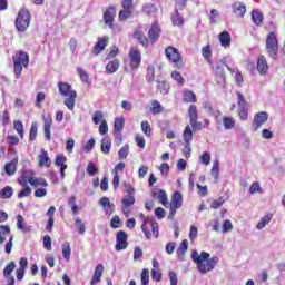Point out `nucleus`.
<instances>
[{"label": "nucleus", "instance_id": "obj_56", "mask_svg": "<svg viewBox=\"0 0 285 285\" xmlns=\"http://www.w3.org/2000/svg\"><path fill=\"white\" fill-rule=\"evenodd\" d=\"M77 72H78V75H79L81 81H83V83H88V81H89V79H90L89 76H88V72H86V71L83 70V68H81V67H78V68H77Z\"/></svg>", "mask_w": 285, "mask_h": 285}, {"label": "nucleus", "instance_id": "obj_47", "mask_svg": "<svg viewBox=\"0 0 285 285\" xmlns=\"http://www.w3.org/2000/svg\"><path fill=\"white\" fill-rule=\"evenodd\" d=\"M141 285H148L150 282V272L148 268H144L140 275Z\"/></svg>", "mask_w": 285, "mask_h": 285}, {"label": "nucleus", "instance_id": "obj_48", "mask_svg": "<svg viewBox=\"0 0 285 285\" xmlns=\"http://www.w3.org/2000/svg\"><path fill=\"white\" fill-rule=\"evenodd\" d=\"M132 11L130 9H124L119 12V21H127V19H131Z\"/></svg>", "mask_w": 285, "mask_h": 285}, {"label": "nucleus", "instance_id": "obj_26", "mask_svg": "<svg viewBox=\"0 0 285 285\" xmlns=\"http://www.w3.org/2000/svg\"><path fill=\"white\" fill-rule=\"evenodd\" d=\"M252 20L255 26H264V14L259 10L252 11Z\"/></svg>", "mask_w": 285, "mask_h": 285}, {"label": "nucleus", "instance_id": "obj_53", "mask_svg": "<svg viewBox=\"0 0 285 285\" xmlns=\"http://www.w3.org/2000/svg\"><path fill=\"white\" fill-rule=\"evenodd\" d=\"M13 128L14 130H17L19 137L23 138V122H21L20 120H14Z\"/></svg>", "mask_w": 285, "mask_h": 285}, {"label": "nucleus", "instance_id": "obj_17", "mask_svg": "<svg viewBox=\"0 0 285 285\" xmlns=\"http://www.w3.org/2000/svg\"><path fill=\"white\" fill-rule=\"evenodd\" d=\"M101 275H104V265L98 264L91 277L90 285L99 284V282H101Z\"/></svg>", "mask_w": 285, "mask_h": 285}, {"label": "nucleus", "instance_id": "obj_18", "mask_svg": "<svg viewBox=\"0 0 285 285\" xmlns=\"http://www.w3.org/2000/svg\"><path fill=\"white\" fill-rule=\"evenodd\" d=\"M257 70L259 75H266L268 72V61H266V57L264 56L258 57Z\"/></svg>", "mask_w": 285, "mask_h": 285}, {"label": "nucleus", "instance_id": "obj_27", "mask_svg": "<svg viewBox=\"0 0 285 285\" xmlns=\"http://www.w3.org/2000/svg\"><path fill=\"white\" fill-rule=\"evenodd\" d=\"M118 70H119L118 59H114L109 61V63L106 66V71L108 72V75H115V72H117Z\"/></svg>", "mask_w": 285, "mask_h": 285}, {"label": "nucleus", "instance_id": "obj_60", "mask_svg": "<svg viewBox=\"0 0 285 285\" xmlns=\"http://www.w3.org/2000/svg\"><path fill=\"white\" fill-rule=\"evenodd\" d=\"M97 173H99V169H97V167L95 166V164L89 163V164L87 165V174H88L90 177H95V175H97Z\"/></svg>", "mask_w": 285, "mask_h": 285}, {"label": "nucleus", "instance_id": "obj_34", "mask_svg": "<svg viewBox=\"0 0 285 285\" xmlns=\"http://www.w3.org/2000/svg\"><path fill=\"white\" fill-rule=\"evenodd\" d=\"M173 26H184V16L179 13L178 10L171 14Z\"/></svg>", "mask_w": 285, "mask_h": 285}, {"label": "nucleus", "instance_id": "obj_2", "mask_svg": "<svg viewBox=\"0 0 285 285\" xmlns=\"http://www.w3.org/2000/svg\"><path fill=\"white\" fill-rule=\"evenodd\" d=\"M58 90L62 97H67L65 99V106H67V108L69 110H75V101L77 99V91H75V89H72V86H70L67 82L60 81V82H58Z\"/></svg>", "mask_w": 285, "mask_h": 285}, {"label": "nucleus", "instance_id": "obj_25", "mask_svg": "<svg viewBox=\"0 0 285 285\" xmlns=\"http://www.w3.org/2000/svg\"><path fill=\"white\" fill-rule=\"evenodd\" d=\"M233 12H235L236 17H244V14H246V4L242 2H235L233 4Z\"/></svg>", "mask_w": 285, "mask_h": 285}, {"label": "nucleus", "instance_id": "obj_30", "mask_svg": "<svg viewBox=\"0 0 285 285\" xmlns=\"http://www.w3.org/2000/svg\"><path fill=\"white\" fill-rule=\"evenodd\" d=\"M141 219H144V223L141 225V230L146 237V239H150V237H153V234L148 230V227L146 226V224H150V218H146V216L144 214H140Z\"/></svg>", "mask_w": 285, "mask_h": 285}, {"label": "nucleus", "instance_id": "obj_32", "mask_svg": "<svg viewBox=\"0 0 285 285\" xmlns=\"http://www.w3.org/2000/svg\"><path fill=\"white\" fill-rule=\"evenodd\" d=\"M271 219H273V214H267L261 218V222L257 223V230H262L267 224H271Z\"/></svg>", "mask_w": 285, "mask_h": 285}, {"label": "nucleus", "instance_id": "obj_14", "mask_svg": "<svg viewBox=\"0 0 285 285\" xmlns=\"http://www.w3.org/2000/svg\"><path fill=\"white\" fill-rule=\"evenodd\" d=\"M106 46H108V37L98 38L97 43L92 49V53L97 57V55H101L104 50H106Z\"/></svg>", "mask_w": 285, "mask_h": 285}, {"label": "nucleus", "instance_id": "obj_61", "mask_svg": "<svg viewBox=\"0 0 285 285\" xmlns=\"http://www.w3.org/2000/svg\"><path fill=\"white\" fill-rule=\"evenodd\" d=\"M238 115L243 121H246L248 119V107L238 108Z\"/></svg>", "mask_w": 285, "mask_h": 285}, {"label": "nucleus", "instance_id": "obj_55", "mask_svg": "<svg viewBox=\"0 0 285 285\" xmlns=\"http://www.w3.org/2000/svg\"><path fill=\"white\" fill-rule=\"evenodd\" d=\"M210 175L214 179H217L219 177V160H215L210 170Z\"/></svg>", "mask_w": 285, "mask_h": 285}, {"label": "nucleus", "instance_id": "obj_4", "mask_svg": "<svg viewBox=\"0 0 285 285\" xmlns=\"http://www.w3.org/2000/svg\"><path fill=\"white\" fill-rule=\"evenodd\" d=\"M30 11L26 9H21L18 13V17L16 19V28L18 32H26L28 28H30Z\"/></svg>", "mask_w": 285, "mask_h": 285}, {"label": "nucleus", "instance_id": "obj_31", "mask_svg": "<svg viewBox=\"0 0 285 285\" xmlns=\"http://www.w3.org/2000/svg\"><path fill=\"white\" fill-rule=\"evenodd\" d=\"M30 186H35V187H38V186H43L45 188H48V181L43 178H35V177H31L28 179Z\"/></svg>", "mask_w": 285, "mask_h": 285}, {"label": "nucleus", "instance_id": "obj_16", "mask_svg": "<svg viewBox=\"0 0 285 285\" xmlns=\"http://www.w3.org/2000/svg\"><path fill=\"white\" fill-rule=\"evenodd\" d=\"M39 159V166L41 168H50V165L52 164V160H50V157H48V151L46 149L41 150V154L38 156Z\"/></svg>", "mask_w": 285, "mask_h": 285}, {"label": "nucleus", "instance_id": "obj_58", "mask_svg": "<svg viewBox=\"0 0 285 285\" xmlns=\"http://www.w3.org/2000/svg\"><path fill=\"white\" fill-rule=\"evenodd\" d=\"M141 130L142 132L147 136L150 137L153 129L150 128V122L148 121H142L141 122Z\"/></svg>", "mask_w": 285, "mask_h": 285}, {"label": "nucleus", "instance_id": "obj_43", "mask_svg": "<svg viewBox=\"0 0 285 285\" xmlns=\"http://www.w3.org/2000/svg\"><path fill=\"white\" fill-rule=\"evenodd\" d=\"M75 226H76L77 232L79 233V235H85L86 234V225L83 224V222L80 218L75 219Z\"/></svg>", "mask_w": 285, "mask_h": 285}, {"label": "nucleus", "instance_id": "obj_50", "mask_svg": "<svg viewBox=\"0 0 285 285\" xmlns=\"http://www.w3.org/2000/svg\"><path fill=\"white\" fill-rule=\"evenodd\" d=\"M236 95L238 99V108H248V101H246L244 94L238 91Z\"/></svg>", "mask_w": 285, "mask_h": 285}, {"label": "nucleus", "instance_id": "obj_44", "mask_svg": "<svg viewBox=\"0 0 285 285\" xmlns=\"http://www.w3.org/2000/svg\"><path fill=\"white\" fill-rule=\"evenodd\" d=\"M72 253V249L70 248V243H65L62 245V255L67 262H70V255Z\"/></svg>", "mask_w": 285, "mask_h": 285}, {"label": "nucleus", "instance_id": "obj_20", "mask_svg": "<svg viewBox=\"0 0 285 285\" xmlns=\"http://www.w3.org/2000/svg\"><path fill=\"white\" fill-rule=\"evenodd\" d=\"M17 164H19V158H13L10 163L4 165V173L9 176L14 175L17 173Z\"/></svg>", "mask_w": 285, "mask_h": 285}, {"label": "nucleus", "instance_id": "obj_52", "mask_svg": "<svg viewBox=\"0 0 285 285\" xmlns=\"http://www.w3.org/2000/svg\"><path fill=\"white\" fill-rule=\"evenodd\" d=\"M171 79H174V81H177V83H179V86H184V83H186V79L183 78V76L179 71H174L171 73Z\"/></svg>", "mask_w": 285, "mask_h": 285}, {"label": "nucleus", "instance_id": "obj_49", "mask_svg": "<svg viewBox=\"0 0 285 285\" xmlns=\"http://www.w3.org/2000/svg\"><path fill=\"white\" fill-rule=\"evenodd\" d=\"M187 250H188V240L184 239L177 249L179 257H184V255H186Z\"/></svg>", "mask_w": 285, "mask_h": 285}, {"label": "nucleus", "instance_id": "obj_36", "mask_svg": "<svg viewBox=\"0 0 285 285\" xmlns=\"http://www.w3.org/2000/svg\"><path fill=\"white\" fill-rule=\"evenodd\" d=\"M126 119L124 117H118L114 122V132H121L124 130V124Z\"/></svg>", "mask_w": 285, "mask_h": 285}, {"label": "nucleus", "instance_id": "obj_28", "mask_svg": "<svg viewBox=\"0 0 285 285\" xmlns=\"http://www.w3.org/2000/svg\"><path fill=\"white\" fill-rule=\"evenodd\" d=\"M219 41H220V46H223V48H228V46H230V33L228 31L220 32Z\"/></svg>", "mask_w": 285, "mask_h": 285}, {"label": "nucleus", "instance_id": "obj_5", "mask_svg": "<svg viewBox=\"0 0 285 285\" xmlns=\"http://www.w3.org/2000/svg\"><path fill=\"white\" fill-rule=\"evenodd\" d=\"M266 50L272 59H277V52H279V46L277 45V35L275 32L268 33L266 38Z\"/></svg>", "mask_w": 285, "mask_h": 285}, {"label": "nucleus", "instance_id": "obj_3", "mask_svg": "<svg viewBox=\"0 0 285 285\" xmlns=\"http://www.w3.org/2000/svg\"><path fill=\"white\" fill-rule=\"evenodd\" d=\"M30 65V56L26 51H19L13 56V67H14V76L16 79L21 77V72H23V68H28Z\"/></svg>", "mask_w": 285, "mask_h": 285}, {"label": "nucleus", "instance_id": "obj_38", "mask_svg": "<svg viewBox=\"0 0 285 285\" xmlns=\"http://www.w3.org/2000/svg\"><path fill=\"white\" fill-rule=\"evenodd\" d=\"M184 101H186V104H195L197 102V96L195 92L187 90L184 94Z\"/></svg>", "mask_w": 285, "mask_h": 285}, {"label": "nucleus", "instance_id": "obj_22", "mask_svg": "<svg viewBox=\"0 0 285 285\" xmlns=\"http://www.w3.org/2000/svg\"><path fill=\"white\" fill-rule=\"evenodd\" d=\"M134 37L141 46H144V48H148V43L150 40L144 35V32H141V30H136L134 32Z\"/></svg>", "mask_w": 285, "mask_h": 285}, {"label": "nucleus", "instance_id": "obj_42", "mask_svg": "<svg viewBox=\"0 0 285 285\" xmlns=\"http://www.w3.org/2000/svg\"><path fill=\"white\" fill-rule=\"evenodd\" d=\"M203 57L208 63H213V60H210V57H213V51L210 50V46H205L202 49Z\"/></svg>", "mask_w": 285, "mask_h": 285}, {"label": "nucleus", "instance_id": "obj_59", "mask_svg": "<svg viewBox=\"0 0 285 285\" xmlns=\"http://www.w3.org/2000/svg\"><path fill=\"white\" fill-rule=\"evenodd\" d=\"M38 126H37V122H33L31 125V128H30V132H29V139L30 141H35V139H37V130H38Z\"/></svg>", "mask_w": 285, "mask_h": 285}, {"label": "nucleus", "instance_id": "obj_63", "mask_svg": "<svg viewBox=\"0 0 285 285\" xmlns=\"http://www.w3.org/2000/svg\"><path fill=\"white\" fill-rule=\"evenodd\" d=\"M225 202H226V198L219 197V199L214 200V202L210 204V208H214V209L220 208V206H223Z\"/></svg>", "mask_w": 285, "mask_h": 285}, {"label": "nucleus", "instance_id": "obj_46", "mask_svg": "<svg viewBox=\"0 0 285 285\" xmlns=\"http://www.w3.org/2000/svg\"><path fill=\"white\" fill-rule=\"evenodd\" d=\"M17 268V264L14 262H10L3 269V276L10 277L12 275V271Z\"/></svg>", "mask_w": 285, "mask_h": 285}, {"label": "nucleus", "instance_id": "obj_35", "mask_svg": "<svg viewBox=\"0 0 285 285\" xmlns=\"http://www.w3.org/2000/svg\"><path fill=\"white\" fill-rule=\"evenodd\" d=\"M68 206L71 207L72 215H79V206L77 205V196H71L68 199Z\"/></svg>", "mask_w": 285, "mask_h": 285}, {"label": "nucleus", "instance_id": "obj_19", "mask_svg": "<svg viewBox=\"0 0 285 285\" xmlns=\"http://www.w3.org/2000/svg\"><path fill=\"white\" fill-rule=\"evenodd\" d=\"M110 148H112V140L108 136H105L101 139L100 150L104 155H110Z\"/></svg>", "mask_w": 285, "mask_h": 285}, {"label": "nucleus", "instance_id": "obj_1", "mask_svg": "<svg viewBox=\"0 0 285 285\" xmlns=\"http://www.w3.org/2000/svg\"><path fill=\"white\" fill-rule=\"evenodd\" d=\"M191 259L195 265H197L198 272L200 275H206V273H210L214 271L217 264H219V257L213 256L210 258V254L207 252H202L200 254L197 249L191 252Z\"/></svg>", "mask_w": 285, "mask_h": 285}, {"label": "nucleus", "instance_id": "obj_15", "mask_svg": "<svg viewBox=\"0 0 285 285\" xmlns=\"http://www.w3.org/2000/svg\"><path fill=\"white\" fill-rule=\"evenodd\" d=\"M151 197H157L158 202H160L163 206H166L168 204V195L164 189L154 188L151 190Z\"/></svg>", "mask_w": 285, "mask_h": 285}, {"label": "nucleus", "instance_id": "obj_39", "mask_svg": "<svg viewBox=\"0 0 285 285\" xmlns=\"http://www.w3.org/2000/svg\"><path fill=\"white\" fill-rule=\"evenodd\" d=\"M146 81L147 83H153L155 81V66L153 65L147 67Z\"/></svg>", "mask_w": 285, "mask_h": 285}, {"label": "nucleus", "instance_id": "obj_12", "mask_svg": "<svg viewBox=\"0 0 285 285\" xmlns=\"http://www.w3.org/2000/svg\"><path fill=\"white\" fill-rule=\"evenodd\" d=\"M160 32L161 28H159V23L154 22L148 31L149 42L155 43L159 39Z\"/></svg>", "mask_w": 285, "mask_h": 285}, {"label": "nucleus", "instance_id": "obj_33", "mask_svg": "<svg viewBox=\"0 0 285 285\" xmlns=\"http://www.w3.org/2000/svg\"><path fill=\"white\" fill-rule=\"evenodd\" d=\"M183 139L185 144H190V141H193V128L189 125L185 127Z\"/></svg>", "mask_w": 285, "mask_h": 285}, {"label": "nucleus", "instance_id": "obj_29", "mask_svg": "<svg viewBox=\"0 0 285 285\" xmlns=\"http://www.w3.org/2000/svg\"><path fill=\"white\" fill-rule=\"evenodd\" d=\"M157 83L160 95H168L170 92V85L166 80H157Z\"/></svg>", "mask_w": 285, "mask_h": 285}, {"label": "nucleus", "instance_id": "obj_41", "mask_svg": "<svg viewBox=\"0 0 285 285\" xmlns=\"http://www.w3.org/2000/svg\"><path fill=\"white\" fill-rule=\"evenodd\" d=\"M223 125L225 130H233V128H235V120L230 117H224Z\"/></svg>", "mask_w": 285, "mask_h": 285}, {"label": "nucleus", "instance_id": "obj_13", "mask_svg": "<svg viewBox=\"0 0 285 285\" xmlns=\"http://www.w3.org/2000/svg\"><path fill=\"white\" fill-rule=\"evenodd\" d=\"M115 14H116V10L115 7H109L105 12H104V21L106 23V26H108L109 28L114 27V21H115Z\"/></svg>", "mask_w": 285, "mask_h": 285}, {"label": "nucleus", "instance_id": "obj_45", "mask_svg": "<svg viewBox=\"0 0 285 285\" xmlns=\"http://www.w3.org/2000/svg\"><path fill=\"white\" fill-rule=\"evenodd\" d=\"M0 244H3V242H6L4 235H10V226L0 225Z\"/></svg>", "mask_w": 285, "mask_h": 285}, {"label": "nucleus", "instance_id": "obj_54", "mask_svg": "<svg viewBox=\"0 0 285 285\" xmlns=\"http://www.w3.org/2000/svg\"><path fill=\"white\" fill-rule=\"evenodd\" d=\"M150 112L153 115H159V112H161V104H159V101H157V100H154L151 102Z\"/></svg>", "mask_w": 285, "mask_h": 285}, {"label": "nucleus", "instance_id": "obj_9", "mask_svg": "<svg viewBox=\"0 0 285 285\" xmlns=\"http://www.w3.org/2000/svg\"><path fill=\"white\" fill-rule=\"evenodd\" d=\"M268 121V112L261 111L254 116V122L252 126L253 132H257L261 126H264Z\"/></svg>", "mask_w": 285, "mask_h": 285}, {"label": "nucleus", "instance_id": "obj_6", "mask_svg": "<svg viewBox=\"0 0 285 285\" xmlns=\"http://www.w3.org/2000/svg\"><path fill=\"white\" fill-rule=\"evenodd\" d=\"M165 55L171 63H175L176 68H184V62L181 61V53L175 47H167L165 49Z\"/></svg>", "mask_w": 285, "mask_h": 285}, {"label": "nucleus", "instance_id": "obj_21", "mask_svg": "<svg viewBox=\"0 0 285 285\" xmlns=\"http://www.w3.org/2000/svg\"><path fill=\"white\" fill-rule=\"evenodd\" d=\"M184 204V196L180 194V191H175L171 196V204L170 206H174L175 208H179Z\"/></svg>", "mask_w": 285, "mask_h": 285}, {"label": "nucleus", "instance_id": "obj_7", "mask_svg": "<svg viewBox=\"0 0 285 285\" xmlns=\"http://www.w3.org/2000/svg\"><path fill=\"white\" fill-rule=\"evenodd\" d=\"M188 115H189V124L193 130H202L204 128V124L197 122V119L199 118V114L197 112V106L190 105L188 109Z\"/></svg>", "mask_w": 285, "mask_h": 285}, {"label": "nucleus", "instance_id": "obj_10", "mask_svg": "<svg viewBox=\"0 0 285 285\" xmlns=\"http://www.w3.org/2000/svg\"><path fill=\"white\" fill-rule=\"evenodd\" d=\"M129 61L131 70H139V67L141 66V52L131 50L129 52Z\"/></svg>", "mask_w": 285, "mask_h": 285}, {"label": "nucleus", "instance_id": "obj_51", "mask_svg": "<svg viewBox=\"0 0 285 285\" xmlns=\"http://www.w3.org/2000/svg\"><path fill=\"white\" fill-rule=\"evenodd\" d=\"M150 226H151V233L154 237H159V224H157V220L155 218H150Z\"/></svg>", "mask_w": 285, "mask_h": 285}, {"label": "nucleus", "instance_id": "obj_23", "mask_svg": "<svg viewBox=\"0 0 285 285\" xmlns=\"http://www.w3.org/2000/svg\"><path fill=\"white\" fill-rule=\"evenodd\" d=\"M17 228L19 230H22V233H30L32 230L31 226L26 225V220L21 215L17 216Z\"/></svg>", "mask_w": 285, "mask_h": 285}, {"label": "nucleus", "instance_id": "obj_57", "mask_svg": "<svg viewBox=\"0 0 285 285\" xmlns=\"http://www.w3.org/2000/svg\"><path fill=\"white\" fill-rule=\"evenodd\" d=\"M142 11L145 12V14H155V12H157V7L153 3H149L142 8Z\"/></svg>", "mask_w": 285, "mask_h": 285}, {"label": "nucleus", "instance_id": "obj_11", "mask_svg": "<svg viewBox=\"0 0 285 285\" xmlns=\"http://www.w3.org/2000/svg\"><path fill=\"white\" fill-rule=\"evenodd\" d=\"M43 117V132L47 141H51L52 139V134H51V128H52V117L50 115L42 116Z\"/></svg>", "mask_w": 285, "mask_h": 285}, {"label": "nucleus", "instance_id": "obj_40", "mask_svg": "<svg viewBox=\"0 0 285 285\" xmlns=\"http://www.w3.org/2000/svg\"><path fill=\"white\" fill-rule=\"evenodd\" d=\"M129 153H130V146L125 145L122 148L119 149V151H118V158H119L120 160L128 159Z\"/></svg>", "mask_w": 285, "mask_h": 285}, {"label": "nucleus", "instance_id": "obj_64", "mask_svg": "<svg viewBox=\"0 0 285 285\" xmlns=\"http://www.w3.org/2000/svg\"><path fill=\"white\" fill-rule=\"evenodd\" d=\"M169 282H170V285H177L179 279L177 278V273L170 271L169 272Z\"/></svg>", "mask_w": 285, "mask_h": 285}, {"label": "nucleus", "instance_id": "obj_37", "mask_svg": "<svg viewBox=\"0 0 285 285\" xmlns=\"http://www.w3.org/2000/svg\"><path fill=\"white\" fill-rule=\"evenodd\" d=\"M14 195V190L10 186H6L2 190H0L1 199H10Z\"/></svg>", "mask_w": 285, "mask_h": 285}, {"label": "nucleus", "instance_id": "obj_8", "mask_svg": "<svg viewBox=\"0 0 285 285\" xmlns=\"http://www.w3.org/2000/svg\"><path fill=\"white\" fill-rule=\"evenodd\" d=\"M128 248V234L124 230H119L116 234V246L117 252L126 250Z\"/></svg>", "mask_w": 285, "mask_h": 285}, {"label": "nucleus", "instance_id": "obj_62", "mask_svg": "<svg viewBox=\"0 0 285 285\" xmlns=\"http://www.w3.org/2000/svg\"><path fill=\"white\" fill-rule=\"evenodd\" d=\"M200 164H203L204 166H208V164H210V153L205 151L200 156Z\"/></svg>", "mask_w": 285, "mask_h": 285}, {"label": "nucleus", "instance_id": "obj_24", "mask_svg": "<svg viewBox=\"0 0 285 285\" xmlns=\"http://www.w3.org/2000/svg\"><path fill=\"white\" fill-rule=\"evenodd\" d=\"M135 204V196L127 195L122 198V213H125L126 217H128V212H126L127 208H130Z\"/></svg>", "mask_w": 285, "mask_h": 285}]
</instances>
